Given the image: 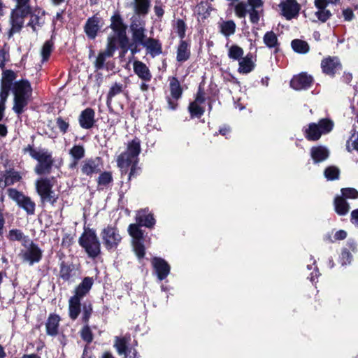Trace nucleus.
Here are the masks:
<instances>
[{
	"label": "nucleus",
	"instance_id": "obj_1",
	"mask_svg": "<svg viewBox=\"0 0 358 358\" xmlns=\"http://www.w3.org/2000/svg\"><path fill=\"white\" fill-rule=\"evenodd\" d=\"M17 74L11 69L3 71L0 81V106L6 108V102L12 91L13 106L12 110L19 117L24 113L32 94V87L27 79L15 80Z\"/></svg>",
	"mask_w": 358,
	"mask_h": 358
},
{
	"label": "nucleus",
	"instance_id": "obj_2",
	"mask_svg": "<svg viewBox=\"0 0 358 358\" xmlns=\"http://www.w3.org/2000/svg\"><path fill=\"white\" fill-rule=\"evenodd\" d=\"M78 243L89 258L95 259L101 254V243L94 229H85L78 239Z\"/></svg>",
	"mask_w": 358,
	"mask_h": 358
},
{
	"label": "nucleus",
	"instance_id": "obj_3",
	"mask_svg": "<svg viewBox=\"0 0 358 358\" xmlns=\"http://www.w3.org/2000/svg\"><path fill=\"white\" fill-rule=\"evenodd\" d=\"M141 152V142L138 138H134L128 143L127 151L122 152L117 159V164L122 171H127L132 163L133 159Z\"/></svg>",
	"mask_w": 358,
	"mask_h": 358
},
{
	"label": "nucleus",
	"instance_id": "obj_4",
	"mask_svg": "<svg viewBox=\"0 0 358 358\" xmlns=\"http://www.w3.org/2000/svg\"><path fill=\"white\" fill-rule=\"evenodd\" d=\"M102 243L108 252L115 250L122 241V236L118 228L112 224H108L101 232Z\"/></svg>",
	"mask_w": 358,
	"mask_h": 358
},
{
	"label": "nucleus",
	"instance_id": "obj_5",
	"mask_svg": "<svg viewBox=\"0 0 358 358\" xmlns=\"http://www.w3.org/2000/svg\"><path fill=\"white\" fill-rule=\"evenodd\" d=\"M334 126L330 119H321L317 123H310L306 131V137L309 141H317L322 134L331 131Z\"/></svg>",
	"mask_w": 358,
	"mask_h": 358
},
{
	"label": "nucleus",
	"instance_id": "obj_6",
	"mask_svg": "<svg viewBox=\"0 0 358 358\" xmlns=\"http://www.w3.org/2000/svg\"><path fill=\"white\" fill-rule=\"evenodd\" d=\"M7 194L8 197L14 201L19 208L23 209L27 215H34L36 203L31 197L25 195L22 192L15 188H8L7 189Z\"/></svg>",
	"mask_w": 358,
	"mask_h": 358
},
{
	"label": "nucleus",
	"instance_id": "obj_7",
	"mask_svg": "<svg viewBox=\"0 0 358 358\" xmlns=\"http://www.w3.org/2000/svg\"><path fill=\"white\" fill-rule=\"evenodd\" d=\"M130 29L131 32V55L134 56L141 51L139 46H143L149 37L146 35L145 27L138 24L136 22H132L131 23Z\"/></svg>",
	"mask_w": 358,
	"mask_h": 358
},
{
	"label": "nucleus",
	"instance_id": "obj_8",
	"mask_svg": "<svg viewBox=\"0 0 358 358\" xmlns=\"http://www.w3.org/2000/svg\"><path fill=\"white\" fill-rule=\"evenodd\" d=\"M34 159L38 162L34 168V171L37 175L42 176L51 173L55 161L51 152L48 150H40V152Z\"/></svg>",
	"mask_w": 358,
	"mask_h": 358
},
{
	"label": "nucleus",
	"instance_id": "obj_9",
	"mask_svg": "<svg viewBox=\"0 0 358 358\" xmlns=\"http://www.w3.org/2000/svg\"><path fill=\"white\" fill-rule=\"evenodd\" d=\"M170 96L166 97L167 108L171 110H176L178 107V100L182 98L183 89L178 78L173 76L169 78Z\"/></svg>",
	"mask_w": 358,
	"mask_h": 358
},
{
	"label": "nucleus",
	"instance_id": "obj_10",
	"mask_svg": "<svg viewBox=\"0 0 358 358\" xmlns=\"http://www.w3.org/2000/svg\"><path fill=\"white\" fill-rule=\"evenodd\" d=\"M129 234L133 238V248L136 257L141 259L145 257V248L143 244L144 232L141 229H138L137 225L129 224L128 227Z\"/></svg>",
	"mask_w": 358,
	"mask_h": 358
},
{
	"label": "nucleus",
	"instance_id": "obj_11",
	"mask_svg": "<svg viewBox=\"0 0 358 358\" xmlns=\"http://www.w3.org/2000/svg\"><path fill=\"white\" fill-rule=\"evenodd\" d=\"M130 339V336L116 337L114 348L117 354L123 355L124 358H141L140 354L135 348L128 346Z\"/></svg>",
	"mask_w": 358,
	"mask_h": 358
},
{
	"label": "nucleus",
	"instance_id": "obj_12",
	"mask_svg": "<svg viewBox=\"0 0 358 358\" xmlns=\"http://www.w3.org/2000/svg\"><path fill=\"white\" fill-rule=\"evenodd\" d=\"M103 26V19L98 13L87 19L83 27L84 32L90 40H94Z\"/></svg>",
	"mask_w": 358,
	"mask_h": 358
},
{
	"label": "nucleus",
	"instance_id": "obj_13",
	"mask_svg": "<svg viewBox=\"0 0 358 358\" xmlns=\"http://www.w3.org/2000/svg\"><path fill=\"white\" fill-rule=\"evenodd\" d=\"M110 24L109 27L115 35H117L118 38L127 36V25L124 22V18L119 10H115L113 13L110 17Z\"/></svg>",
	"mask_w": 358,
	"mask_h": 358
},
{
	"label": "nucleus",
	"instance_id": "obj_14",
	"mask_svg": "<svg viewBox=\"0 0 358 358\" xmlns=\"http://www.w3.org/2000/svg\"><path fill=\"white\" fill-rule=\"evenodd\" d=\"M78 267L69 261H62L59 264V278L64 282H73L77 275Z\"/></svg>",
	"mask_w": 358,
	"mask_h": 358
},
{
	"label": "nucleus",
	"instance_id": "obj_15",
	"mask_svg": "<svg viewBox=\"0 0 358 358\" xmlns=\"http://www.w3.org/2000/svg\"><path fill=\"white\" fill-rule=\"evenodd\" d=\"M101 165L102 159L100 157L90 158L82 162L80 170L83 174L92 176L94 173L101 172Z\"/></svg>",
	"mask_w": 358,
	"mask_h": 358
},
{
	"label": "nucleus",
	"instance_id": "obj_16",
	"mask_svg": "<svg viewBox=\"0 0 358 358\" xmlns=\"http://www.w3.org/2000/svg\"><path fill=\"white\" fill-rule=\"evenodd\" d=\"M151 264L159 280L166 278L170 273L171 266L165 259L162 257H155L151 259Z\"/></svg>",
	"mask_w": 358,
	"mask_h": 358
},
{
	"label": "nucleus",
	"instance_id": "obj_17",
	"mask_svg": "<svg viewBox=\"0 0 358 358\" xmlns=\"http://www.w3.org/2000/svg\"><path fill=\"white\" fill-rule=\"evenodd\" d=\"M43 257V251L37 244L31 241L27 250L22 254V259L24 262H29L30 265L38 263Z\"/></svg>",
	"mask_w": 358,
	"mask_h": 358
},
{
	"label": "nucleus",
	"instance_id": "obj_18",
	"mask_svg": "<svg viewBox=\"0 0 358 358\" xmlns=\"http://www.w3.org/2000/svg\"><path fill=\"white\" fill-rule=\"evenodd\" d=\"M136 222V223L134 224L137 225L138 229H141V227L151 229L156 223L153 214L149 211L148 208L141 209L137 211Z\"/></svg>",
	"mask_w": 358,
	"mask_h": 358
},
{
	"label": "nucleus",
	"instance_id": "obj_19",
	"mask_svg": "<svg viewBox=\"0 0 358 358\" xmlns=\"http://www.w3.org/2000/svg\"><path fill=\"white\" fill-rule=\"evenodd\" d=\"M95 111L93 108L88 107L81 111L78 116L80 127L84 129H91L96 122L95 119Z\"/></svg>",
	"mask_w": 358,
	"mask_h": 358
},
{
	"label": "nucleus",
	"instance_id": "obj_20",
	"mask_svg": "<svg viewBox=\"0 0 358 358\" xmlns=\"http://www.w3.org/2000/svg\"><path fill=\"white\" fill-rule=\"evenodd\" d=\"M250 8L248 14L249 15L250 22L252 24H257L260 17L263 14V0H249Z\"/></svg>",
	"mask_w": 358,
	"mask_h": 358
},
{
	"label": "nucleus",
	"instance_id": "obj_21",
	"mask_svg": "<svg viewBox=\"0 0 358 358\" xmlns=\"http://www.w3.org/2000/svg\"><path fill=\"white\" fill-rule=\"evenodd\" d=\"M321 67L325 74L334 76L341 69V64L337 57H328L322 60Z\"/></svg>",
	"mask_w": 358,
	"mask_h": 358
},
{
	"label": "nucleus",
	"instance_id": "obj_22",
	"mask_svg": "<svg viewBox=\"0 0 358 358\" xmlns=\"http://www.w3.org/2000/svg\"><path fill=\"white\" fill-rule=\"evenodd\" d=\"M94 282L92 277H85L81 282L75 287L73 296L83 299L90 292Z\"/></svg>",
	"mask_w": 358,
	"mask_h": 358
},
{
	"label": "nucleus",
	"instance_id": "obj_23",
	"mask_svg": "<svg viewBox=\"0 0 358 358\" xmlns=\"http://www.w3.org/2000/svg\"><path fill=\"white\" fill-rule=\"evenodd\" d=\"M16 6L11 13L13 15L22 19L31 14L32 8L29 5L30 0H15Z\"/></svg>",
	"mask_w": 358,
	"mask_h": 358
},
{
	"label": "nucleus",
	"instance_id": "obj_24",
	"mask_svg": "<svg viewBox=\"0 0 358 358\" xmlns=\"http://www.w3.org/2000/svg\"><path fill=\"white\" fill-rule=\"evenodd\" d=\"M313 78L306 73H301L292 78V88L296 90H305L310 87Z\"/></svg>",
	"mask_w": 358,
	"mask_h": 358
},
{
	"label": "nucleus",
	"instance_id": "obj_25",
	"mask_svg": "<svg viewBox=\"0 0 358 358\" xmlns=\"http://www.w3.org/2000/svg\"><path fill=\"white\" fill-rule=\"evenodd\" d=\"M61 318L59 315L50 313L45 322L46 334L55 337L59 334V327Z\"/></svg>",
	"mask_w": 358,
	"mask_h": 358
},
{
	"label": "nucleus",
	"instance_id": "obj_26",
	"mask_svg": "<svg viewBox=\"0 0 358 358\" xmlns=\"http://www.w3.org/2000/svg\"><path fill=\"white\" fill-rule=\"evenodd\" d=\"M134 72L144 82H150L152 79V73L149 68L141 61L136 60L133 63Z\"/></svg>",
	"mask_w": 358,
	"mask_h": 358
},
{
	"label": "nucleus",
	"instance_id": "obj_27",
	"mask_svg": "<svg viewBox=\"0 0 358 358\" xmlns=\"http://www.w3.org/2000/svg\"><path fill=\"white\" fill-rule=\"evenodd\" d=\"M228 8L234 9V14L238 18H245L250 8L249 0H247V1L238 0V1L230 2L228 4Z\"/></svg>",
	"mask_w": 358,
	"mask_h": 358
},
{
	"label": "nucleus",
	"instance_id": "obj_28",
	"mask_svg": "<svg viewBox=\"0 0 358 358\" xmlns=\"http://www.w3.org/2000/svg\"><path fill=\"white\" fill-rule=\"evenodd\" d=\"M191 56L190 43L185 40H180L177 48L176 60L180 63L187 61Z\"/></svg>",
	"mask_w": 358,
	"mask_h": 358
},
{
	"label": "nucleus",
	"instance_id": "obj_29",
	"mask_svg": "<svg viewBox=\"0 0 358 358\" xmlns=\"http://www.w3.org/2000/svg\"><path fill=\"white\" fill-rule=\"evenodd\" d=\"M143 47L146 49L147 53L150 54L152 57L162 54V44L157 38L149 37Z\"/></svg>",
	"mask_w": 358,
	"mask_h": 358
},
{
	"label": "nucleus",
	"instance_id": "obj_30",
	"mask_svg": "<svg viewBox=\"0 0 358 358\" xmlns=\"http://www.w3.org/2000/svg\"><path fill=\"white\" fill-rule=\"evenodd\" d=\"M253 56L252 53H248L238 61V72L241 74H248L252 72L255 68V63L252 60Z\"/></svg>",
	"mask_w": 358,
	"mask_h": 358
},
{
	"label": "nucleus",
	"instance_id": "obj_31",
	"mask_svg": "<svg viewBox=\"0 0 358 358\" xmlns=\"http://www.w3.org/2000/svg\"><path fill=\"white\" fill-rule=\"evenodd\" d=\"M218 29L222 35L228 38L236 33V24L233 20H221L218 22Z\"/></svg>",
	"mask_w": 358,
	"mask_h": 358
},
{
	"label": "nucleus",
	"instance_id": "obj_32",
	"mask_svg": "<svg viewBox=\"0 0 358 358\" xmlns=\"http://www.w3.org/2000/svg\"><path fill=\"white\" fill-rule=\"evenodd\" d=\"M82 299L72 296L69 299V316L71 320H76L81 312Z\"/></svg>",
	"mask_w": 358,
	"mask_h": 358
},
{
	"label": "nucleus",
	"instance_id": "obj_33",
	"mask_svg": "<svg viewBox=\"0 0 358 358\" xmlns=\"http://www.w3.org/2000/svg\"><path fill=\"white\" fill-rule=\"evenodd\" d=\"M310 155L315 163H319L329 157V152L324 146H315L310 150Z\"/></svg>",
	"mask_w": 358,
	"mask_h": 358
},
{
	"label": "nucleus",
	"instance_id": "obj_34",
	"mask_svg": "<svg viewBox=\"0 0 358 358\" xmlns=\"http://www.w3.org/2000/svg\"><path fill=\"white\" fill-rule=\"evenodd\" d=\"M150 6L151 0H134V11L138 16L147 15L150 11Z\"/></svg>",
	"mask_w": 358,
	"mask_h": 358
},
{
	"label": "nucleus",
	"instance_id": "obj_35",
	"mask_svg": "<svg viewBox=\"0 0 358 358\" xmlns=\"http://www.w3.org/2000/svg\"><path fill=\"white\" fill-rule=\"evenodd\" d=\"M21 179L22 177L19 172L13 169L8 170L4 175V180L0 178V187L5 188L8 185H13L16 182H19Z\"/></svg>",
	"mask_w": 358,
	"mask_h": 358
},
{
	"label": "nucleus",
	"instance_id": "obj_36",
	"mask_svg": "<svg viewBox=\"0 0 358 358\" xmlns=\"http://www.w3.org/2000/svg\"><path fill=\"white\" fill-rule=\"evenodd\" d=\"M196 13L201 17L202 22H204L210 17L211 12L213 10V6L208 1H201L196 5Z\"/></svg>",
	"mask_w": 358,
	"mask_h": 358
},
{
	"label": "nucleus",
	"instance_id": "obj_37",
	"mask_svg": "<svg viewBox=\"0 0 358 358\" xmlns=\"http://www.w3.org/2000/svg\"><path fill=\"white\" fill-rule=\"evenodd\" d=\"M24 20L10 13V28L8 31V38L13 36L15 34L20 33L24 27Z\"/></svg>",
	"mask_w": 358,
	"mask_h": 358
},
{
	"label": "nucleus",
	"instance_id": "obj_38",
	"mask_svg": "<svg viewBox=\"0 0 358 358\" xmlns=\"http://www.w3.org/2000/svg\"><path fill=\"white\" fill-rule=\"evenodd\" d=\"M36 190L38 196L52 189L53 184L48 178H41L36 181Z\"/></svg>",
	"mask_w": 358,
	"mask_h": 358
},
{
	"label": "nucleus",
	"instance_id": "obj_39",
	"mask_svg": "<svg viewBox=\"0 0 358 358\" xmlns=\"http://www.w3.org/2000/svg\"><path fill=\"white\" fill-rule=\"evenodd\" d=\"M125 87L126 86L120 83H115L112 85L106 96V104L108 108L110 107L113 98L116 95L122 93Z\"/></svg>",
	"mask_w": 358,
	"mask_h": 358
},
{
	"label": "nucleus",
	"instance_id": "obj_40",
	"mask_svg": "<svg viewBox=\"0 0 358 358\" xmlns=\"http://www.w3.org/2000/svg\"><path fill=\"white\" fill-rule=\"evenodd\" d=\"M334 208L337 214L345 215L350 210L349 203L343 196H337L334 199Z\"/></svg>",
	"mask_w": 358,
	"mask_h": 358
},
{
	"label": "nucleus",
	"instance_id": "obj_41",
	"mask_svg": "<svg viewBox=\"0 0 358 358\" xmlns=\"http://www.w3.org/2000/svg\"><path fill=\"white\" fill-rule=\"evenodd\" d=\"M187 109L192 119L200 118L205 113V108L201 106V103L194 101H192L189 103Z\"/></svg>",
	"mask_w": 358,
	"mask_h": 358
},
{
	"label": "nucleus",
	"instance_id": "obj_42",
	"mask_svg": "<svg viewBox=\"0 0 358 358\" xmlns=\"http://www.w3.org/2000/svg\"><path fill=\"white\" fill-rule=\"evenodd\" d=\"M263 41L266 46L271 49H277L280 45L277 36L273 31L266 32L263 37Z\"/></svg>",
	"mask_w": 358,
	"mask_h": 358
},
{
	"label": "nucleus",
	"instance_id": "obj_43",
	"mask_svg": "<svg viewBox=\"0 0 358 358\" xmlns=\"http://www.w3.org/2000/svg\"><path fill=\"white\" fill-rule=\"evenodd\" d=\"M53 50L54 41L52 37L50 40L46 41L43 45L41 49V57L43 62H47L49 59Z\"/></svg>",
	"mask_w": 358,
	"mask_h": 358
},
{
	"label": "nucleus",
	"instance_id": "obj_44",
	"mask_svg": "<svg viewBox=\"0 0 358 358\" xmlns=\"http://www.w3.org/2000/svg\"><path fill=\"white\" fill-rule=\"evenodd\" d=\"M59 199V195L55 194L53 189H51L48 192H46L41 196H40V199L42 205H45V203H50L52 206H55L57 200Z\"/></svg>",
	"mask_w": 358,
	"mask_h": 358
},
{
	"label": "nucleus",
	"instance_id": "obj_45",
	"mask_svg": "<svg viewBox=\"0 0 358 358\" xmlns=\"http://www.w3.org/2000/svg\"><path fill=\"white\" fill-rule=\"evenodd\" d=\"M111 54H107L106 50L100 51L94 62V66L96 70H101L105 68V62L107 58L113 57Z\"/></svg>",
	"mask_w": 358,
	"mask_h": 358
},
{
	"label": "nucleus",
	"instance_id": "obj_46",
	"mask_svg": "<svg viewBox=\"0 0 358 358\" xmlns=\"http://www.w3.org/2000/svg\"><path fill=\"white\" fill-rule=\"evenodd\" d=\"M292 50L299 54H306L309 52L310 47L306 41L294 39L292 40Z\"/></svg>",
	"mask_w": 358,
	"mask_h": 358
},
{
	"label": "nucleus",
	"instance_id": "obj_47",
	"mask_svg": "<svg viewBox=\"0 0 358 358\" xmlns=\"http://www.w3.org/2000/svg\"><path fill=\"white\" fill-rule=\"evenodd\" d=\"M243 49L238 45H232L228 50V57L234 61H239L243 57Z\"/></svg>",
	"mask_w": 358,
	"mask_h": 358
},
{
	"label": "nucleus",
	"instance_id": "obj_48",
	"mask_svg": "<svg viewBox=\"0 0 358 358\" xmlns=\"http://www.w3.org/2000/svg\"><path fill=\"white\" fill-rule=\"evenodd\" d=\"M31 18L27 23V26L30 27L34 32H37V27L41 28L44 24V21L41 20V17L38 14H34L31 12Z\"/></svg>",
	"mask_w": 358,
	"mask_h": 358
},
{
	"label": "nucleus",
	"instance_id": "obj_49",
	"mask_svg": "<svg viewBox=\"0 0 358 358\" xmlns=\"http://www.w3.org/2000/svg\"><path fill=\"white\" fill-rule=\"evenodd\" d=\"M117 43H119V38L117 35L114 34L113 36H109L107 38V44L105 50L107 54H111L114 55L115 50H117Z\"/></svg>",
	"mask_w": 358,
	"mask_h": 358
},
{
	"label": "nucleus",
	"instance_id": "obj_50",
	"mask_svg": "<svg viewBox=\"0 0 358 358\" xmlns=\"http://www.w3.org/2000/svg\"><path fill=\"white\" fill-rule=\"evenodd\" d=\"M85 150L83 145H74L69 150V155L73 159L80 160L85 157Z\"/></svg>",
	"mask_w": 358,
	"mask_h": 358
},
{
	"label": "nucleus",
	"instance_id": "obj_51",
	"mask_svg": "<svg viewBox=\"0 0 358 358\" xmlns=\"http://www.w3.org/2000/svg\"><path fill=\"white\" fill-rule=\"evenodd\" d=\"M93 313V306L91 303H84L82 309L81 321L84 324H89L90 319Z\"/></svg>",
	"mask_w": 358,
	"mask_h": 358
},
{
	"label": "nucleus",
	"instance_id": "obj_52",
	"mask_svg": "<svg viewBox=\"0 0 358 358\" xmlns=\"http://www.w3.org/2000/svg\"><path fill=\"white\" fill-rule=\"evenodd\" d=\"M324 175L327 180H337L339 178L340 170L335 166H330L324 169Z\"/></svg>",
	"mask_w": 358,
	"mask_h": 358
},
{
	"label": "nucleus",
	"instance_id": "obj_53",
	"mask_svg": "<svg viewBox=\"0 0 358 358\" xmlns=\"http://www.w3.org/2000/svg\"><path fill=\"white\" fill-rule=\"evenodd\" d=\"M80 335L83 341L87 344L91 343L94 339V335L89 324H84L80 331Z\"/></svg>",
	"mask_w": 358,
	"mask_h": 358
},
{
	"label": "nucleus",
	"instance_id": "obj_54",
	"mask_svg": "<svg viewBox=\"0 0 358 358\" xmlns=\"http://www.w3.org/2000/svg\"><path fill=\"white\" fill-rule=\"evenodd\" d=\"M113 181L112 173L110 171H104L100 173L97 178L98 186L106 187Z\"/></svg>",
	"mask_w": 358,
	"mask_h": 358
},
{
	"label": "nucleus",
	"instance_id": "obj_55",
	"mask_svg": "<svg viewBox=\"0 0 358 358\" xmlns=\"http://www.w3.org/2000/svg\"><path fill=\"white\" fill-rule=\"evenodd\" d=\"M315 264H316L315 259H314L313 257H310L309 263L307 264L306 268H307V270L310 271V274H309V275H310L309 278L312 282H314L315 278H317L320 275L318 268L315 266Z\"/></svg>",
	"mask_w": 358,
	"mask_h": 358
},
{
	"label": "nucleus",
	"instance_id": "obj_56",
	"mask_svg": "<svg viewBox=\"0 0 358 358\" xmlns=\"http://www.w3.org/2000/svg\"><path fill=\"white\" fill-rule=\"evenodd\" d=\"M174 29L176 32L178 34V36L181 38V40H183L187 30V24L185 20L182 19H177L176 24H174Z\"/></svg>",
	"mask_w": 358,
	"mask_h": 358
},
{
	"label": "nucleus",
	"instance_id": "obj_57",
	"mask_svg": "<svg viewBox=\"0 0 358 358\" xmlns=\"http://www.w3.org/2000/svg\"><path fill=\"white\" fill-rule=\"evenodd\" d=\"M119 46L121 49L120 56H124L129 50L131 52L132 47L128 36L119 38Z\"/></svg>",
	"mask_w": 358,
	"mask_h": 358
},
{
	"label": "nucleus",
	"instance_id": "obj_58",
	"mask_svg": "<svg viewBox=\"0 0 358 358\" xmlns=\"http://www.w3.org/2000/svg\"><path fill=\"white\" fill-rule=\"evenodd\" d=\"M281 14L288 20H291V0H285L279 4Z\"/></svg>",
	"mask_w": 358,
	"mask_h": 358
},
{
	"label": "nucleus",
	"instance_id": "obj_59",
	"mask_svg": "<svg viewBox=\"0 0 358 358\" xmlns=\"http://www.w3.org/2000/svg\"><path fill=\"white\" fill-rule=\"evenodd\" d=\"M7 238L10 241H20L24 238V234L20 229H13L9 231Z\"/></svg>",
	"mask_w": 358,
	"mask_h": 358
},
{
	"label": "nucleus",
	"instance_id": "obj_60",
	"mask_svg": "<svg viewBox=\"0 0 358 358\" xmlns=\"http://www.w3.org/2000/svg\"><path fill=\"white\" fill-rule=\"evenodd\" d=\"M341 194L345 199H357L358 198V191L355 188H343L341 189Z\"/></svg>",
	"mask_w": 358,
	"mask_h": 358
},
{
	"label": "nucleus",
	"instance_id": "obj_61",
	"mask_svg": "<svg viewBox=\"0 0 358 358\" xmlns=\"http://www.w3.org/2000/svg\"><path fill=\"white\" fill-rule=\"evenodd\" d=\"M56 124L63 134L68 131L70 126L69 121H66L60 116L56 119Z\"/></svg>",
	"mask_w": 358,
	"mask_h": 358
},
{
	"label": "nucleus",
	"instance_id": "obj_62",
	"mask_svg": "<svg viewBox=\"0 0 358 358\" xmlns=\"http://www.w3.org/2000/svg\"><path fill=\"white\" fill-rule=\"evenodd\" d=\"M40 152V150L39 151H37L35 148H34V144H29L27 145V146L24 147L22 150V153L23 155H26V154H29V156L32 158V159H35V157L38 155V153Z\"/></svg>",
	"mask_w": 358,
	"mask_h": 358
},
{
	"label": "nucleus",
	"instance_id": "obj_63",
	"mask_svg": "<svg viewBox=\"0 0 358 358\" xmlns=\"http://www.w3.org/2000/svg\"><path fill=\"white\" fill-rule=\"evenodd\" d=\"M206 98L204 88L199 85L193 101L202 104L206 101Z\"/></svg>",
	"mask_w": 358,
	"mask_h": 358
},
{
	"label": "nucleus",
	"instance_id": "obj_64",
	"mask_svg": "<svg viewBox=\"0 0 358 358\" xmlns=\"http://www.w3.org/2000/svg\"><path fill=\"white\" fill-rule=\"evenodd\" d=\"M315 15L320 20L324 22L329 18L331 13L325 8H318V11L315 13Z\"/></svg>",
	"mask_w": 358,
	"mask_h": 358
}]
</instances>
